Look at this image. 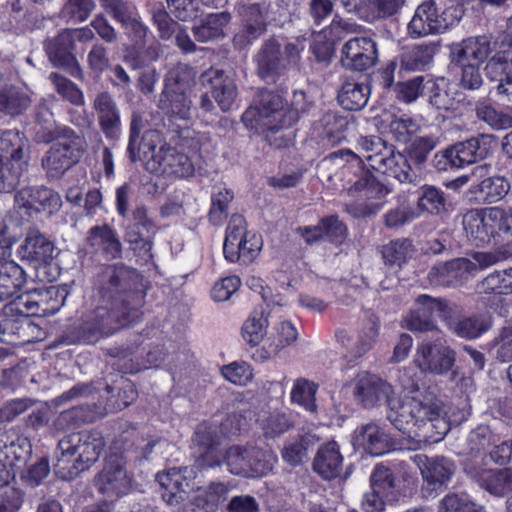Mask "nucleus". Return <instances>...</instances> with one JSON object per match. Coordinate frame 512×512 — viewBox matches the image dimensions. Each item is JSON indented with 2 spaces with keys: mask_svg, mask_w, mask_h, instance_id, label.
<instances>
[{
  "mask_svg": "<svg viewBox=\"0 0 512 512\" xmlns=\"http://www.w3.org/2000/svg\"><path fill=\"white\" fill-rule=\"evenodd\" d=\"M359 154L354 153V160L359 164L367 162L373 170L387 174L398 179L400 182L412 180L411 168L404 155L394 153L392 147L386 146L385 142L376 136L363 137L358 142Z\"/></svg>",
  "mask_w": 512,
  "mask_h": 512,
  "instance_id": "obj_7",
  "label": "nucleus"
},
{
  "mask_svg": "<svg viewBox=\"0 0 512 512\" xmlns=\"http://www.w3.org/2000/svg\"><path fill=\"white\" fill-rule=\"evenodd\" d=\"M103 448L99 433L85 430L64 436L55 451V474L66 481L74 479L99 459Z\"/></svg>",
  "mask_w": 512,
  "mask_h": 512,
  "instance_id": "obj_4",
  "label": "nucleus"
},
{
  "mask_svg": "<svg viewBox=\"0 0 512 512\" xmlns=\"http://www.w3.org/2000/svg\"><path fill=\"white\" fill-rule=\"evenodd\" d=\"M476 116L492 128L500 130L512 127V117L497 111L489 104L482 103L476 108Z\"/></svg>",
  "mask_w": 512,
  "mask_h": 512,
  "instance_id": "obj_58",
  "label": "nucleus"
},
{
  "mask_svg": "<svg viewBox=\"0 0 512 512\" xmlns=\"http://www.w3.org/2000/svg\"><path fill=\"white\" fill-rule=\"evenodd\" d=\"M263 246L261 236L251 234L241 242L236 243V248L233 250L226 249L224 256L230 262L240 261L243 264L251 263L260 253Z\"/></svg>",
  "mask_w": 512,
  "mask_h": 512,
  "instance_id": "obj_43",
  "label": "nucleus"
},
{
  "mask_svg": "<svg viewBox=\"0 0 512 512\" xmlns=\"http://www.w3.org/2000/svg\"><path fill=\"white\" fill-rule=\"evenodd\" d=\"M354 34H358L355 27ZM377 58L375 41L366 35H354V70H367L376 64Z\"/></svg>",
  "mask_w": 512,
  "mask_h": 512,
  "instance_id": "obj_41",
  "label": "nucleus"
},
{
  "mask_svg": "<svg viewBox=\"0 0 512 512\" xmlns=\"http://www.w3.org/2000/svg\"><path fill=\"white\" fill-rule=\"evenodd\" d=\"M461 16L462 10L457 6H450L439 14L434 1H425L416 8L411 21L408 23V34L411 38L417 39L442 33L458 23Z\"/></svg>",
  "mask_w": 512,
  "mask_h": 512,
  "instance_id": "obj_10",
  "label": "nucleus"
},
{
  "mask_svg": "<svg viewBox=\"0 0 512 512\" xmlns=\"http://www.w3.org/2000/svg\"><path fill=\"white\" fill-rule=\"evenodd\" d=\"M454 334L461 338L474 339L491 327V321L484 315H473L463 318L454 324L448 323Z\"/></svg>",
  "mask_w": 512,
  "mask_h": 512,
  "instance_id": "obj_46",
  "label": "nucleus"
},
{
  "mask_svg": "<svg viewBox=\"0 0 512 512\" xmlns=\"http://www.w3.org/2000/svg\"><path fill=\"white\" fill-rule=\"evenodd\" d=\"M219 436L216 431L205 424L197 427L194 442L200 448V454L196 460L197 468H214L220 466L222 459L217 451Z\"/></svg>",
  "mask_w": 512,
  "mask_h": 512,
  "instance_id": "obj_31",
  "label": "nucleus"
},
{
  "mask_svg": "<svg viewBox=\"0 0 512 512\" xmlns=\"http://www.w3.org/2000/svg\"><path fill=\"white\" fill-rule=\"evenodd\" d=\"M294 119L287 100L279 93L260 90L254 103L243 113L242 122L256 133L289 127Z\"/></svg>",
  "mask_w": 512,
  "mask_h": 512,
  "instance_id": "obj_5",
  "label": "nucleus"
},
{
  "mask_svg": "<svg viewBox=\"0 0 512 512\" xmlns=\"http://www.w3.org/2000/svg\"><path fill=\"white\" fill-rule=\"evenodd\" d=\"M299 49L294 44H287L284 50L275 40L267 41L256 56L257 74L266 82L275 83L284 76L289 68L297 62Z\"/></svg>",
  "mask_w": 512,
  "mask_h": 512,
  "instance_id": "obj_11",
  "label": "nucleus"
},
{
  "mask_svg": "<svg viewBox=\"0 0 512 512\" xmlns=\"http://www.w3.org/2000/svg\"><path fill=\"white\" fill-rule=\"evenodd\" d=\"M260 427L266 438H276L293 428L291 417L282 411H272L259 419Z\"/></svg>",
  "mask_w": 512,
  "mask_h": 512,
  "instance_id": "obj_47",
  "label": "nucleus"
},
{
  "mask_svg": "<svg viewBox=\"0 0 512 512\" xmlns=\"http://www.w3.org/2000/svg\"><path fill=\"white\" fill-rule=\"evenodd\" d=\"M155 229V221L149 216L147 207L138 205L132 212V223L125 229V240L134 251L151 258L153 241L149 234H154Z\"/></svg>",
  "mask_w": 512,
  "mask_h": 512,
  "instance_id": "obj_19",
  "label": "nucleus"
},
{
  "mask_svg": "<svg viewBox=\"0 0 512 512\" xmlns=\"http://www.w3.org/2000/svg\"><path fill=\"white\" fill-rule=\"evenodd\" d=\"M490 351L500 362L512 361V325L503 327L490 343Z\"/></svg>",
  "mask_w": 512,
  "mask_h": 512,
  "instance_id": "obj_57",
  "label": "nucleus"
},
{
  "mask_svg": "<svg viewBox=\"0 0 512 512\" xmlns=\"http://www.w3.org/2000/svg\"><path fill=\"white\" fill-rule=\"evenodd\" d=\"M147 170L154 174L174 175L187 178L194 174V165L190 158L170 146H161L158 156L147 161Z\"/></svg>",
  "mask_w": 512,
  "mask_h": 512,
  "instance_id": "obj_22",
  "label": "nucleus"
},
{
  "mask_svg": "<svg viewBox=\"0 0 512 512\" xmlns=\"http://www.w3.org/2000/svg\"><path fill=\"white\" fill-rule=\"evenodd\" d=\"M86 148L87 142L83 136L64 127L42 158V167L49 177H59L79 160Z\"/></svg>",
  "mask_w": 512,
  "mask_h": 512,
  "instance_id": "obj_9",
  "label": "nucleus"
},
{
  "mask_svg": "<svg viewBox=\"0 0 512 512\" xmlns=\"http://www.w3.org/2000/svg\"><path fill=\"white\" fill-rule=\"evenodd\" d=\"M95 482L101 493L111 497H119L126 493L130 486L124 464L117 456H110L106 459L104 468L98 474Z\"/></svg>",
  "mask_w": 512,
  "mask_h": 512,
  "instance_id": "obj_26",
  "label": "nucleus"
},
{
  "mask_svg": "<svg viewBox=\"0 0 512 512\" xmlns=\"http://www.w3.org/2000/svg\"><path fill=\"white\" fill-rule=\"evenodd\" d=\"M30 158V143L19 130L0 133V191L10 192L19 183L27 169Z\"/></svg>",
  "mask_w": 512,
  "mask_h": 512,
  "instance_id": "obj_6",
  "label": "nucleus"
},
{
  "mask_svg": "<svg viewBox=\"0 0 512 512\" xmlns=\"http://www.w3.org/2000/svg\"><path fill=\"white\" fill-rule=\"evenodd\" d=\"M505 213L498 207L487 210H470L463 216V227L467 238L476 246L490 241L497 230L503 229Z\"/></svg>",
  "mask_w": 512,
  "mask_h": 512,
  "instance_id": "obj_14",
  "label": "nucleus"
},
{
  "mask_svg": "<svg viewBox=\"0 0 512 512\" xmlns=\"http://www.w3.org/2000/svg\"><path fill=\"white\" fill-rule=\"evenodd\" d=\"M30 104V97L22 88L14 85L0 87V112L17 116L26 111Z\"/></svg>",
  "mask_w": 512,
  "mask_h": 512,
  "instance_id": "obj_40",
  "label": "nucleus"
},
{
  "mask_svg": "<svg viewBox=\"0 0 512 512\" xmlns=\"http://www.w3.org/2000/svg\"><path fill=\"white\" fill-rule=\"evenodd\" d=\"M356 395L366 408H372L385 401L388 406L387 418L403 435L407 448L421 449L429 441L438 442L449 431L443 404L437 399H417L394 396L393 387L376 375L363 372L357 376Z\"/></svg>",
  "mask_w": 512,
  "mask_h": 512,
  "instance_id": "obj_1",
  "label": "nucleus"
},
{
  "mask_svg": "<svg viewBox=\"0 0 512 512\" xmlns=\"http://www.w3.org/2000/svg\"><path fill=\"white\" fill-rule=\"evenodd\" d=\"M298 332L294 325L289 321H281L274 327V332L271 334V346L277 352L281 348L291 345L296 341Z\"/></svg>",
  "mask_w": 512,
  "mask_h": 512,
  "instance_id": "obj_63",
  "label": "nucleus"
},
{
  "mask_svg": "<svg viewBox=\"0 0 512 512\" xmlns=\"http://www.w3.org/2000/svg\"><path fill=\"white\" fill-rule=\"evenodd\" d=\"M14 200L15 207L29 217L39 213L52 215L62 206L60 195L45 186L24 187L16 192Z\"/></svg>",
  "mask_w": 512,
  "mask_h": 512,
  "instance_id": "obj_16",
  "label": "nucleus"
},
{
  "mask_svg": "<svg viewBox=\"0 0 512 512\" xmlns=\"http://www.w3.org/2000/svg\"><path fill=\"white\" fill-rule=\"evenodd\" d=\"M342 456L335 442L321 446L313 461V469L324 479L337 477L342 470Z\"/></svg>",
  "mask_w": 512,
  "mask_h": 512,
  "instance_id": "obj_34",
  "label": "nucleus"
},
{
  "mask_svg": "<svg viewBox=\"0 0 512 512\" xmlns=\"http://www.w3.org/2000/svg\"><path fill=\"white\" fill-rule=\"evenodd\" d=\"M195 84L194 70L184 63H177L169 68L164 77L163 90L189 91Z\"/></svg>",
  "mask_w": 512,
  "mask_h": 512,
  "instance_id": "obj_42",
  "label": "nucleus"
},
{
  "mask_svg": "<svg viewBox=\"0 0 512 512\" xmlns=\"http://www.w3.org/2000/svg\"><path fill=\"white\" fill-rule=\"evenodd\" d=\"M510 184L503 177H491L482 181L480 191L484 200L488 203H495L501 200L509 191Z\"/></svg>",
  "mask_w": 512,
  "mask_h": 512,
  "instance_id": "obj_61",
  "label": "nucleus"
},
{
  "mask_svg": "<svg viewBox=\"0 0 512 512\" xmlns=\"http://www.w3.org/2000/svg\"><path fill=\"white\" fill-rule=\"evenodd\" d=\"M495 51L485 66L486 77L496 82L495 91L500 98L512 102V46L508 36L491 43L488 37L464 40L456 53L457 64L484 62Z\"/></svg>",
  "mask_w": 512,
  "mask_h": 512,
  "instance_id": "obj_3",
  "label": "nucleus"
},
{
  "mask_svg": "<svg viewBox=\"0 0 512 512\" xmlns=\"http://www.w3.org/2000/svg\"><path fill=\"white\" fill-rule=\"evenodd\" d=\"M93 8V0H68L61 10V17L75 22H83Z\"/></svg>",
  "mask_w": 512,
  "mask_h": 512,
  "instance_id": "obj_64",
  "label": "nucleus"
},
{
  "mask_svg": "<svg viewBox=\"0 0 512 512\" xmlns=\"http://www.w3.org/2000/svg\"><path fill=\"white\" fill-rule=\"evenodd\" d=\"M390 132L398 142L407 143L412 136L419 132L420 125L416 120L407 115L393 116L390 125Z\"/></svg>",
  "mask_w": 512,
  "mask_h": 512,
  "instance_id": "obj_56",
  "label": "nucleus"
},
{
  "mask_svg": "<svg viewBox=\"0 0 512 512\" xmlns=\"http://www.w3.org/2000/svg\"><path fill=\"white\" fill-rule=\"evenodd\" d=\"M357 438L372 456H380L386 452L385 436L375 424L365 425Z\"/></svg>",
  "mask_w": 512,
  "mask_h": 512,
  "instance_id": "obj_51",
  "label": "nucleus"
},
{
  "mask_svg": "<svg viewBox=\"0 0 512 512\" xmlns=\"http://www.w3.org/2000/svg\"><path fill=\"white\" fill-rule=\"evenodd\" d=\"M400 0H358L354 12L366 22H373L395 14L400 8Z\"/></svg>",
  "mask_w": 512,
  "mask_h": 512,
  "instance_id": "obj_36",
  "label": "nucleus"
},
{
  "mask_svg": "<svg viewBox=\"0 0 512 512\" xmlns=\"http://www.w3.org/2000/svg\"><path fill=\"white\" fill-rule=\"evenodd\" d=\"M229 487L223 482H211L203 488H197V494L187 504L178 508V512H216L227 500Z\"/></svg>",
  "mask_w": 512,
  "mask_h": 512,
  "instance_id": "obj_28",
  "label": "nucleus"
},
{
  "mask_svg": "<svg viewBox=\"0 0 512 512\" xmlns=\"http://www.w3.org/2000/svg\"><path fill=\"white\" fill-rule=\"evenodd\" d=\"M418 207L430 214L442 213L446 210V199L443 192L433 186L422 187Z\"/></svg>",
  "mask_w": 512,
  "mask_h": 512,
  "instance_id": "obj_55",
  "label": "nucleus"
},
{
  "mask_svg": "<svg viewBox=\"0 0 512 512\" xmlns=\"http://www.w3.org/2000/svg\"><path fill=\"white\" fill-rule=\"evenodd\" d=\"M495 146L493 136L482 134L446 149L444 157L452 167L462 168L485 159L492 153Z\"/></svg>",
  "mask_w": 512,
  "mask_h": 512,
  "instance_id": "obj_18",
  "label": "nucleus"
},
{
  "mask_svg": "<svg viewBox=\"0 0 512 512\" xmlns=\"http://www.w3.org/2000/svg\"><path fill=\"white\" fill-rule=\"evenodd\" d=\"M201 84L207 88L222 111H229L238 95L234 75L222 69L210 68L200 75Z\"/></svg>",
  "mask_w": 512,
  "mask_h": 512,
  "instance_id": "obj_21",
  "label": "nucleus"
},
{
  "mask_svg": "<svg viewBox=\"0 0 512 512\" xmlns=\"http://www.w3.org/2000/svg\"><path fill=\"white\" fill-rule=\"evenodd\" d=\"M371 484L372 491L364 495L361 507L365 512H381L386 502H393L397 498L391 470L382 465L376 466Z\"/></svg>",
  "mask_w": 512,
  "mask_h": 512,
  "instance_id": "obj_20",
  "label": "nucleus"
},
{
  "mask_svg": "<svg viewBox=\"0 0 512 512\" xmlns=\"http://www.w3.org/2000/svg\"><path fill=\"white\" fill-rule=\"evenodd\" d=\"M413 362L424 374L443 376L454 367L456 352L444 341H423L416 347Z\"/></svg>",
  "mask_w": 512,
  "mask_h": 512,
  "instance_id": "obj_12",
  "label": "nucleus"
},
{
  "mask_svg": "<svg viewBox=\"0 0 512 512\" xmlns=\"http://www.w3.org/2000/svg\"><path fill=\"white\" fill-rule=\"evenodd\" d=\"M455 471L454 464L445 457L426 459L421 469L423 478L430 484H443L450 480Z\"/></svg>",
  "mask_w": 512,
  "mask_h": 512,
  "instance_id": "obj_45",
  "label": "nucleus"
},
{
  "mask_svg": "<svg viewBox=\"0 0 512 512\" xmlns=\"http://www.w3.org/2000/svg\"><path fill=\"white\" fill-rule=\"evenodd\" d=\"M49 80L53 83L56 92L65 100L76 106H84L85 100L81 89L71 80L58 74L51 73Z\"/></svg>",
  "mask_w": 512,
  "mask_h": 512,
  "instance_id": "obj_52",
  "label": "nucleus"
},
{
  "mask_svg": "<svg viewBox=\"0 0 512 512\" xmlns=\"http://www.w3.org/2000/svg\"><path fill=\"white\" fill-rule=\"evenodd\" d=\"M143 128L142 116L134 112L131 117L130 123V136L127 151L130 159L135 162L141 160L145 162L147 168V161L154 159V156H158L157 148L166 146L163 144V138L157 130H147L141 140L139 141L140 132Z\"/></svg>",
  "mask_w": 512,
  "mask_h": 512,
  "instance_id": "obj_17",
  "label": "nucleus"
},
{
  "mask_svg": "<svg viewBox=\"0 0 512 512\" xmlns=\"http://www.w3.org/2000/svg\"><path fill=\"white\" fill-rule=\"evenodd\" d=\"M101 6L121 26L138 15L132 4L122 0H101Z\"/></svg>",
  "mask_w": 512,
  "mask_h": 512,
  "instance_id": "obj_59",
  "label": "nucleus"
},
{
  "mask_svg": "<svg viewBox=\"0 0 512 512\" xmlns=\"http://www.w3.org/2000/svg\"><path fill=\"white\" fill-rule=\"evenodd\" d=\"M194 467L172 468L157 474V481L162 488L163 500L171 506L182 507L191 491L197 489Z\"/></svg>",
  "mask_w": 512,
  "mask_h": 512,
  "instance_id": "obj_15",
  "label": "nucleus"
},
{
  "mask_svg": "<svg viewBox=\"0 0 512 512\" xmlns=\"http://www.w3.org/2000/svg\"><path fill=\"white\" fill-rule=\"evenodd\" d=\"M268 320L263 312H254L243 324L242 336L244 340L255 346L258 345L265 333Z\"/></svg>",
  "mask_w": 512,
  "mask_h": 512,
  "instance_id": "obj_54",
  "label": "nucleus"
},
{
  "mask_svg": "<svg viewBox=\"0 0 512 512\" xmlns=\"http://www.w3.org/2000/svg\"><path fill=\"white\" fill-rule=\"evenodd\" d=\"M49 292H28L18 296L16 299L6 305V311L16 312L19 316L29 319L31 316L45 314L48 310L42 307V303L48 297Z\"/></svg>",
  "mask_w": 512,
  "mask_h": 512,
  "instance_id": "obj_39",
  "label": "nucleus"
},
{
  "mask_svg": "<svg viewBox=\"0 0 512 512\" xmlns=\"http://www.w3.org/2000/svg\"><path fill=\"white\" fill-rule=\"evenodd\" d=\"M45 49L49 59L56 66L66 69L75 78L82 77V69L72 54L74 42L68 29L49 39L46 42Z\"/></svg>",
  "mask_w": 512,
  "mask_h": 512,
  "instance_id": "obj_25",
  "label": "nucleus"
},
{
  "mask_svg": "<svg viewBox=\"0 0 512 512\" xmlns=\"http://www.w3.org/2000/svg\"><path fill=\"white\" fill-rule=\"evenodd\" d=\"M277 461L271 449L257 445L231 446L224 456V463L230 473L247 478L260 477L273 469Z\"/></svg>",
  "mask_w": 512,
  "mask_h": 512,
  "instance_id": "obj_8",
  "label": "nucleus"
},
{
  "mask_svg": "<svg viewBox=\"0 0 512 512\" xmlns=\"http://www.w3.org/2000/svg\"><path fill=\"white\" fill-rule=\"evenodd\" d=\"M296 232L309 245L323 239L334 244H340L346 238L348 228L339 220L337 215H330L321 218L317 225L298 227Z\"/></svg>",
  "mask_w": 512,
  "mask_h": 512,
  "instance_id": "obj_27",
  "label": "nucleus"
},
{
  "mask_svg": "<svg viewBox=\"0 0 512 512\" xmlns=\"http://www.w3.org/2000/svg\"><path fill=\"white\" fill-rule=\"evenodd\" d=\"M252 233H248L246 230L245 219L238 214L232 215L227 230L226 237L223 245V251L231 249L232 251L236 248V243L249 237Z\"/></svg>",
  "mask_w": 512,
  "mask_h": 512,
  "instance_id": "obj_60",
  "label": "nucleus"
},
{
  "mask_svg": "<svg viewBox=\"0 0 512 512\" xmlns=\"http://www.w3.org/2000/svg\"><path fill=\"white\" fill-rule=\"evenodd\" d=\"M358 191L354 216L369 217L376 214L385 204V196L389 190L376 181L371 175H366L364 184L354 185Z\"/></svg>",
  "mask_w": 512,
  "mask_h": 512,
  "instance_id": "obj_24",
  "label": "nucleus"
},
{
  "mask_svg": "<svg viewBox=\"0 0 512 512\" xmlns=\"http://www.w3.org/2000/svg\"><path fill=\"white\" fill-rule=\"evenodd\" d=\"M233 199V193L222 187L215 188L212 193V204L209 211V220L214 225L223 223L228 216V206Z\"/></svg>",
  "mask_w": 512,
  "mask_h": 512,
  "instance_id": "obj_53",
  "label": "nucleus"
},
{
  "mask_svg": "<svg viewBox=\"0 0 512 512\" xmlns=\"http://www.w3.org/2000/svg\"><path fill=\"white\" fill-rule=\"evenodd\" d=\"M477 290L479 293H512V269L489 274L477 285Z\"/></svg>",
  "mask_w": 512,
  "mask_h": 512,
  "instance_id": "obj_48",
  "label": "nucleus"
},
{
  "mask_svg": "<svg viewBox=\"0 0 512 512\" xmlns=\"http://www.w3.org/2000/svg\"><path fill=\"white\" fill-rule=\"evenodd\" d=\"M436 50L435 44H420L407 47L399 56L400 72L424 70L432 62Z\"/></svg>",
  "mask_w": 512,
  "mask_h": 512,
  "instance_id": "obj_35",
  "label": "nucleus"
},
{
  "mask_svg": "<svg viewBox=\"0 0 512 512\" xmlns=\"http://www.w3.org/2000/svg\"><path fill=\"white\" fill-rule=\"evenodd\" d=\"M312 442V436L305 435L284 446L283 459L292 466L300 464L307 456V450Z\"/></svg>",
  "mask_w": 512,
  "mask_h": 512,
  "instance_id": "obj_62",
  "label": "nucleus"
},
{
  "mask_svg": "<svg viewBox=\"0 0 512 512\" xmlns=\"http://www.w3.org/2000/svg\"><path fill=\"white\" fill-rule=\"evenodd\" d=\"M19 253L23 260L32 264H47L54 257L55 245L39 229L30 228L19 247Z\"/></svg>",
  "mask_w": 512,
  "mask_h": 512,
  "instance_id": "obj_29",
  "label": "nucleus"
},
{
  "mask_svg": "<svg viewBox=\"0 0 512 512\" xmlns=\"http://www.w3.org/2000/svg\"><path fill=\"white\" fill-rule=\"evenodd\" d=\"M85 242L94 254L101 255L106 260H115L122 256L123 246L119 235L107 223L91 227Z\"/></svg>",
  "mask_w": 512,
  "mask_h": 512,
  "instance_id": "obj_23",
  "label": "nucleus"
},
{
  "mask_svg": "<svg viewBox=\"0 0 512 512\" xmlns=\"http://www.w3.org/2000/svg\"><path fill=\"white\" fill-rule=\"evenodd\" d=\"M101 131L107 138L115 139L120 134V112L113 96L106 91L98 93L93 100Z\"/></svg>",
  "mask_w": 512,
  "mask_h": 512,
  "instance_id": "obj_30",
  "label": "nucleus"
},
{
  "mask_svg": "<svg viewBox=\"0 0 512 512\" xmlns=\"http://www.w3.org/2000/svg\"><path fill=\"white\" fill-rule=\"evenodd\" d=\"M231 20L228 12L209 14L200 25L193 27V34L197 41L205 43L224 37V28Z\"/></svg>",
  "mask_w": 512,
  "mask_h": 512,
  "instance_id": "obj_37",
  "label": "nucleus"
},
{
  "mask_svg": "<svg viewBox=\"0 0 512 512\" xmlns=\"http://www.w3.org/2000/svg\"><path fill=\"white\" fill-rule=\"evenodd\" d=\"M414 253L412 242L409 239H396L383 246L382 256L389 265H402Z\"/></svg>",
  "mask_w": 512,
  "mask_h": 512,
  "instance_id": "obj_50",
  "label": "nucleus"
},
{
  "mask_svg": "<svg viewBox=\"0 0 512 512\" xmlns=\"http://www.w3.org/2000/svg\"><path fill=\"white\" fill-rule=\"evenodd\" d=\"M452 312L446 302L423 294L417 297L415 307L404 317L402 327L412 332L434 331L437 325L433 316L449 321Z\"/></svg>",
  "mask_w": 512,
  "mask_h": 512,
  "instance_id": "obj_13",
  "label": "nucleus"
},
{
  "mask_svg": "<svg viewBox=\"0 0 512 512\" xmlns=\"http://www.w3.org/2000/svg\"><path fill=\"white\" fill-rule=\"evenodd\" d=\"M318 386L305 378H298L295 380L292 391H291V401L296 403L302 407H304L307 411H315V395L317 392Z\"/></svg>",
  "mask_w": 512,
  "mask_h": 512,
  "instance_id": "obj_49",
  "label": "nucleus"
},
{
  "mask_svg": "<svg viewBox=\"0 0 512 512\" xmlns=\"http://www.w3.org/2000/svg\"><path fill=\"white\" fill-rule=\"evenodd\" d=\"M24 283L22 267L13 261H0V302L12 297Z\"/></svg>",
  "mask_w": 512,
  "mask_h": 512,
  "instance_id": "obj_38",
  "label": "nucleus"
},
{
  "mask_svg": "<svg viewBox=\"0 0 512 512\" xmlns=\"http://www.w3.org/2000/svg\"><path fill=\"white\" fill-rule=\"evenodd\" d=\"M137 272L123 264L107 266L99 276L100 304L81 325L80 337L94 343L139 318L143 293Z\"/></svg>",
  "mask_w": 512,
  "mask_h": 512,
  "instance_id": "obj_2",
  "label": "nucleus"
},
{
  "mask_svg": "<svg viewBox=\"0 0 512 512\" xmlns=\"http://www.w3.org/2000/svg\"><path fill=\"white\" fill-rule=\"evenodd\" d=\"M33 325L30 319L19 316L16 312L8 313L6 305L0 312V342L16 345L28 342V330Z\"/></svg>",
  "mask_w": 512,
  "mask_h": 512,
  "instance_id": "obj_32",
  "label": "nucleus"
},
{
  "mask_svg": "<svg viewBox=\"0 0 512 512\" xmlns=\"http://www.w3.org/2000/svg\"><path fill=\"white\" fill-rule=\"evenodd\" d=\"M157 107L170 117L188 120L192 110L191 92L162 90L157 99Z\"/></svg>",
  "mask_w": 512,
  "mask_h": 512,
  "instance_id": "obj_33",
  "label": "nucleus"
},
{
  "mask_svg": "<svg viewBox=\"0 0 512 512\" xmlns=\"http://www.w3.org/2000/svg\"><path fill=\"white\" fill-rule=\"evenodd\" d=\"M480 485L496 496L512 492V469L489 470L481 475Z\"/></svg>",
  "mask_w": 512,
  "mask_h": 512,
  "instance_id": "obj_44",
  "label": "nucleus"
}]
</instances>
